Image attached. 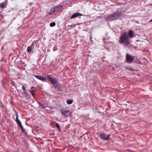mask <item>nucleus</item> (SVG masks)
<instances>
[{"mask_svg":"<svg viewBox=\"0 0 152 152\" xmlns=\"http://www.w3.org/2000/svg\"><path fill=\"white\" fill-rule=\"evenodd\" d=\"M121 11H118L114 12L112 14L114 20H115L119 19L121 16Z\"/></svg>","mask_w":152,"mask_h":152,"instance_id":"423d86ee","label":"nucleus"},{"mask_svg":"<svg viewBox=\"0 0 152 152\" xmlns=\"http://www.w3.org/2000/svg\"><path fill=\"white\" fill-rule=\"evenodd\" d=\"M56 23L54 22H52L50 23V26L51 27H53L56 25Z\"/></svg>","mask_w":152,"mask_h":152,"instance_id":"f3484780","label":"nucleus"},{"mask_svg":"<svg viewBox=\"0 0 152 152\" xmlns=\"http://www.w3.org/2000/svg\"><path fill=\"white\" fill-rule=\"evenodd\" d=\"M37 103L39 105H40L41 106H43V104H42V103H40V102H39L38 101H37Z\"/></svg>","mask_w":152,"mask_h":152,"instance_id":"4be33fe9","label":"nucleus"},{"mask_svg":"<svg viewBox=\"0 0 152 152\" xmlns=\"http://www.w3.org/2000/svg\"><path fill=\"white\" fill-rule=\"evenodd\" d=\"M105 20L107 21H114L112 14L107 15L105 17Z\"/></svg>","mask_w":152,"mask_h":152,"instance_id":"1a4fd4ad","label":"nucleus"},{"mask_svg":"<svg viewBox=\"0 0 152 152\" xmlns=\"http://www.w3.org/2000/svg\"><path fill=\"white\" fill-rule=\"evenodd\" d=\"M67 102L68 104H71L73 102V100H67Z\"/></svg>","mask_w":152,"mask_h":152,"instance_id":"dca6fc26","label":"nucleus"},{"mask_svg":"<svg viewBox=\"0 0 152 152\" xmlns=\"http://www.w3.org/2000/svg\"><path fill=\"white\" fill-rule=\"evenodd\" d=\"M55 47L53 48V50H54V51L55 50Z\"/></svg>","mask_w":152,"mask_h":152,"instance_id":"a878e982","label":"nucleus"},{"mask_svg":"<svg viewBox=\"0 0 152 152\" xmlns=\"http://www.w3.org/2000/svg\"><path fill=\"white\" fill-rule=\"evenodd\" d=\"M35 131L36 132H37L39 129V127H37L35 128Z\"/></svg>","mask_w":152,"mask_h":152,"instance_id":"412c9836","label":"nucleus"},{"mask_svg":"<svg viewBox=\"0 0 152 152\" xmlns=\"http://www.w3.org/2000/svg\"><path fill=\"white\" fill-rule=\"evenodd\" d=\"M34 76L38 79L41 80H45V78L41 76L35 75Z\"/></svg>","mask_w":152,"mask_h":152,"instance_id":"f8f14e48","label":"nucleus"},{"mask_svg":"<svg viewBox=\"0 0 152 152\" xmlns=\"http://www.w3.org/2000/svg\"><path fill=\"white\" fill-rule=\"evenodd\" d=\"M16 118L15 119V121L17 123V124L19 125L20 128L21 130L22 131V132L24 133L25 134H26V133L25 132V130L23 128V126L22 125L20 121L18 119V113H16Z\"/></svg>","mask_w":152,"mask_h":152,"instance_id":"20e7f679","label":"nucleus"},{"mask_svg":"<svg viewBox=\"0 0 152 152\" xmlns=\"http://www.w3.org/2000/svg\"><path fill=\"white\" fill-rule=\"evenodd\" d=\"M83 15V14L79 12H76L71 17L70 19H73L76 17L80 16Z\"/></svg>","mask_w":152,"mask_h":152,"instance_id":"9d476101","label":"nucleus"},{"mask_svg":"<svg viewBox=\"0 0 152 152\" xmlns=\"http://www.w3.org/2000/svg\"><path fill=\"white\" fill-rule=\"evenodd\" d=\"M133 61L134 63H136L138 64H140V61L137 60L136 59H134Z\"/></svg>","mask_w":152,"mask_h":152,"instance_id":"a211bd4d","label":"nucleus"},{"mask_svg":"<svg viewBox=\"0 0 152 152\" xmlns=\"http://www.w3.org/2000/svg\"><path fill=\"white\" fill-rule=\"evenodd\" d=\"M7 2H5L4 3H1L0 4V7L2 9L6 8V6L7 5Z\"/></svg>","mask_w":152,"mask_h":152,"instance_id":"4468645a","label":"nucleus"},{"mask_svg":"<svg viewBox=\"0 0 152 152\" xmlns=\"http://www.w3.org/2000/svg\"><path fill=\"white\" fill-rule=\"evenodd\" d=\"M36 42V41H34V42H33L32 43V44L31 45H33V46H34V45H35V44Z\"/></svg>","mask_w":152,"mask_h":152,"instance_id":"5701e85b","label":"nucleus"},{"mask_svg":"<svg viewBox=\"0 0 152 152\" xmlns=\"http://www.w3.org/2000/svg\"><path fill=\"white\" fill-rule=\"evenodd\" d=\"M32 4L33 3L31 2L29 3V4L30 6H31L32 5Z\"/></svg>","mask_w":152,"mask_h":152,"instance_id":"b1692460","label":"nucleus"},{"mask_svg":"<svg viewBox=\"0 0 152 152\" xmlns=\"http://www.w3.org/2000/svg\"><path fill=\"white\" fill-rule=\"evenodd\" d=\"M33 48L34 46L33 45H31V46L28 47L27 51L28 52H30L32 51Z\"/></svg>","mask_w":152,"mask_h":152,"instance_id":"ddd939ff","label":"nucleus"},{"mask_svg":"<svg viewBox=\"0 0 152 152\" xmlns=\"http://www.w3.org/2000/svg\"><path fill=\"white\" fill-rule=\"evenodd\" d=\"M62 6H58L56 7L51 9V12L49 13V14L51 15L53 13L57 12L60 10H62Z\"/></svg>","mask_w":152,"mask_h":152,"instance_id":"39448f33","label":"nucleus"},{"mask_svg":"<svg viewBox=\"0 0 152 152\" xmlns=\"http://www.w3.org/2000/svg\"><path fill=\"white\" fill-rule=\"evenodd\" d=\"M151 22H152V19L151 20Z\"/></svg>","mask_w":152,"mask_h":152,"instance_id":"bb28decb","label":"nucleus"},{"mask_svg":"<svg viewBox=\"0 0 152 152\" xmlns=\"http://www.w3.org/2000/svg\"><path fill=\"white\" fill-rule=\"evenodd\" d=\"M119 42L126 47L131 44V41L126 33L124 32L122 34L120 38Z\"/></svg>","mask_w":152,"mask_h":152,"instance_id":"f257e3e1","label":"nucleus"},{"mask_svg":"<svg viewBox=\"0 0 152 152\" xmlns=\"http://www.w3.org/2000/svg\"><path fill=\"white\" fill-rule=\"evenodd\" d=\"M61 113L63 116L64 117H67L69 114V111L66 109H62L61 110Z\"/></svg>","mask_w":152,"mask_h":152,"instance_id":"6e6552de","label":"nucleus"},{"mask_svg":"<svg viewBox=\"0 0 152 152\" xmlns=\"http://www.w3.org/2000/svg\"><path fill=\"white\" fill-rule=\"evenodd\" d=\"M34 88V87L33 86L31 88V89H32Z\"/></svg>","mask_w":152,"mask_h":152,"instance_id":"393cba45","label":"nucleus"},{"mask_svg":"<svg viewBox=\"0 0 152 152\" xmlns=\"http://www.w3.org/2000/svg\"><path fill=\"white\" fill-rule=\"evenodd\" d=\"M30 92L31 93V94L33 96V97H34V93H35V91L33 90H30Z\"/></svg>","mask_w":152,"mask_h":152,"instance_id":"6ab92c4d","label":"nucleus"},{"mask_svg":"<svg viewBox=\"0 0 152 152\" xmlns=\"http://www.w3.org/2000/svg\"><path fill=\"white\" fill-rule=\"evenodd\" d=\"M22 89L24 92H25L26 91L25 87L24 86H22Z\"/></svg>","mask_w":152,"mask_h":152,"instance_id":"aec40b11","label":"nucleus"},{"mask_svg":"<svg viewBox=\"0 0 152 152\" xmlns=\"http://www.w3.org/2000/svg\"><path fill=\"white\" fill-rule=\"evenodd\" d=\"M130 38L134 37V32L133 31L130 30L128 32Z\"/></svg>","mask_w":152,"mask_h":152,"instance_id":"9b49d317","label":"nucleus"},{"mask_svg":"<svg viewBox=\"0 0 152 152\" xmlns=\"http://www.w3.org/2000/svg\"><path fill=\"white\" fill-rule=\"evenodd\" d=\"M111 136V134H108L104 133H102L99 135V137L101 139L106 141L110 140V137Z\"/></svg>","mask_w":152,"mask_h":152,"instance_id":"7ed1b4c3","label":"nucleus"},{"mask_svg":"<svg viewBox=\"0 0 152 152\" xmlns=\"http://www.w3.org/2000/svg\"><path fill=\"white\" fill-rule=\"evenodd\" d=\"M56 126L58 130L60 131L61 130V129L60 125L56 123Z\"/></svg>","mask_w":152,"mask_h":152,"instance_id":"2eb2a0df","label":"nucleus"},{"mask_svg":"<svg viewBox=\"0 0 152 152\" xmlns=\"http://www.w3.org/2000/svg\"><path fill=\"white\" fill-rule=\"evenodd\" d=\"M48 80L52 83L55 88L58 87L59 83L56 79L51 77L49 75H48Z\"/></svg>","mask_w":152,"mask_h":152,"instance_id":"f03ea898","label":"nucleus"},{"mask_svg":"<svg viewBox=\"0 0 152 152\" xmlns=\"http://www.w3.org/2000/svg\"><path fill=\"white\" fill-rule=\"evenodd\" d=\"M126 61L129 63H131L134 60V57L131 56L130 54L127 53L126 55Z\"/></svg>","mask_w":152,"mask_h":152,"instance_id":"0eeeda50","label":"nucleus"}]
</instances>
